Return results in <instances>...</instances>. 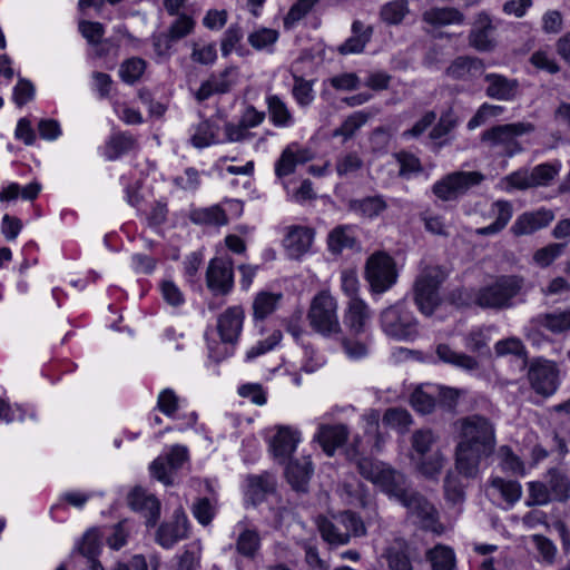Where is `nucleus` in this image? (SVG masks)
<instances>
[{
  "instance_id": "f257e3e1",
  "label": "nucleus",
  "mask_w": 570,
  "mask_h": 570,
  "mask_svg": "<svg viewBox=\"0 0 570 570\" xmlns=\"http://www.w3.org/2000/svg\"><path fill=\"white\" fill-rule=\"evenodd\" d=\"M495 446V431L491 421L481 415H470L460 421V441L455 449L458 472L474 479L481 460L490 456Z\"/></svg>"
},
{
  "instance_id": "f03ea898",
  "label": "nucleus",
  "mask_w": 570,
  "mask_h": 570,
  "mask_svg": "<svg viewBox=\"0 0 570 570\" xmlns=\"http://www.w3.org/2000/svg\"><path fill=\"white\" fill-rule=\"evenodd\" d=\"M527 292L524 277L500 275L481 287L461 288L453 296L458 306L502 311L512 308L518 302H524Z\"/></svg>"
},
{
  "instance_id": "7ed1b4c3",
  "label": "nucleus",
  "mask_w": 570,
  "mask_h": 570,
  "mask_svg": "<svg viewBox=\"0 0 570 570\" xmlns=\"http://www.w3.org/2000/svg\"><path fill=\"white\" fill-rule=\"evenodd\" d=\"M360 442V438H356L346 450L348 461L356 465L365 480L372 482L390 499L401 503L413 490L406 475L385 462L363 456L357 448Z\"/></svg>"
},
{
  "instance_id": "20e7f679",
  "label": "nucleus",
  "mask_w": 570,
  "mask_h": 570,
  "mask_svg": "<svg viewBox=\"0 0 570 570\" xmlns=\"http://www.w3.org/2000/svg\"><path fill=\"white\" fill-rule=\"evenodd\" d=\"M244 321L245 311L240 305L230 306L218 316L217 333L220 340L210 338L208 332L205 334L209 358L218 363L234 353Z\"/></svg>"
},
{
  "instance_id": "39448f33",
  "label": "nucleus",
  "mask_w": 570,
  "mask_h": 570,
  "mask_svg": "<svg viewBox=\"0 0 570 570\" xmlns=\"http://www.w3.org/2000/svg\"><path fill=\"white\" fill-rule=\"evenodd\" d=\"M535 130V126L529 121L497 125L481 135V142L490 151L500 157H512L522 150L518 138Z\"/></svg>"
},
{
  "instance_id": "423d86ee",
  "label": "nucleus",
  "mask_w": 570,
  "mask_h": 570,
  "mask_svg": "<svg viewBox=\"0 0 570 570\" xmlns=\"http://www.w3.org/2000/svg\"><path fill=\"white\" fill-rule=\"evenodd\" d=\"M448 277V271L441 265H424L417 275L413 297L415 305L424 315H432L441 298L439 289Z\"/></svg>"
},
{
  "instance_id": "0eeeda50",
  "label": "nucleus",
  "mask_w": 570,
  "mask_h": 570,
  "mask_svg": "<svg viewBox=\"0 0 570 570\" xmlns=\"http://www.w3.org/2000/svg\"><path fill=\"white\" fill-rule=\"evenodd\" d=\"M485 179L481 171L456 170L446 174L432 185L433 195L441 202L455 203Z\"/></svg>"
},
{
  "instance_id": "6e6552de",
  "label": "nucleus",
  "mask_w": 570,
  "mask_h": 570,
  "mask_svg": "<svg viewBox=\"0 0 570 570\" xmlns=\"http://www.w3.org/2000/svg\"><path fill=\"white\" fill-rule=\"evenodd\" d=\"M307 320L311 327L324 336H334L341 333L337 302L326 291H322L313 297L307 312Z\"/></svg>"
},
{
  "instance_id": "1a4fd4ad",
  "label": "nucleus",
  "mask_w": 570,
  "mask_h": 570,
  "mask_svg": "<svg viewBox=\"0 0 570 570\" xmlns=\"http://www.w3.org/2000/svg\"><path fill=\"white\" fill-rule=\"evenodd\" d=\"M383 332L396 340H413L419 334V323L405 302H397L380 314Z\"/></svg>"
},
{
  "instance_id": "9d476101",
  "label": "nucleus",
  "mask_w": 570,
  "mask_h": 570,
  "mask_svg": "<svg viewBox=\"0 0 570 570\" xmlns=\"http://www.w3.org/2000/svg\"><path fill=\"white\" fill-rule=\"evenodd\" d=\"M365 279L373 294H383L397 281L396 265L392 256L384 252L372 254L365 264Z\"/></svg>"
},
{
  "instance_id": "9b49d317",
  "label": "nucleus",
  "mask_w": 570,
  "mask_h": 570,
  "mask_svg": "<svg viewBox=\"0 0 570 570\" xmlns=\"http://www.w3.org/2000/svg\"><path fill=\"white\" fill-rule=\"evenodd\" d=\"M558 364L544 357L533 358L528 366V380L537 394L553 395L560 385Z\"/></svg>"
},
{
  "instance_id": "f8f14e48",
  "label": "nucleus",
  "mask_w": 570,
  "mask_h": 570,
  "mask_svg": "<svg viewBox=\"0 0 570 570\" xmlns=\"http://www.w3.org/2000/svg\"><path fill=\"white\" fill-rule=\"evenodd\" d=\"M406 509L407 517L414 519L422 529L440 534L443 527L439 521V512L434 504L422 493L413 489L401 502Z\"/></svg>"
},
{
  "instance_id": "ddd939ff",
  "label": "nucleus",
  "mask_w": 570,
  "mask_h": 570,
  "mask_svg": "<svg viewBox=\"0 0 570 570\" xmlns=\"http://www.w3.org/2000/svg\"><path fill=\"white\" fill-rule=\"evenodd\" d=\"M544 328L552 334L559 335L570 331V307L554 309L548 313H540L533 316L527 327L525 336L532 343H539L543 337L540 330Z\"/></svg>"
},
{
  "instance_id": "4468645a",
  "label": "nucleus",
  "mask_w": 570,
  "mask_h": 570,
  "mask_svg": "<svg viewBox=\"0 0 570 570\" xmlns=\"http://www.w3.org/2000/svg\"><path fill=\"white\" fill-rule=\"evenodd\" d=\"M206 285L215 296H226L234 288V263L228 256L214 257L206 271Z\"/></svg>"
},
{
  "instance_id": "2eb2a0df",
  "label": "nucleus",
  "mask_w": 570,
  "mask_h": 570,
  "mask_svg": "<svg viewBox=\"0 0 570 570\" xmlns=\"http://www.w3.org/2000/svg\"><path fill=\"white\" fill-rule=\"evenodd\" d=\"M313 153L309 148L293 141L288 144L275 161V175L277 178H284L295 173L297 165L306 164L313 159Z\"/></svg>"
},
{
  "instance_id": "dca6fc26",
  "label": "nucleus",
  "mask_w": 570,
  "mask_h": 570,
  "mask_svg": "<svg viewBox=\"0 0 570 570\" xmlns=\"http://www.w3.org/2000/svg\"><path fill=\"white\" fill-rule=\"evenodd\" d=\"M236 75L237 69L235 67H226L218 73H212L207 80L202 82L195 94V98L203 102L214 95L229 92L236 82Z\"/></svg>"
},
{
  "instance_id": "f3484780",
  "label": "nucleus",
  "mask_w": 570,
  "mask_h": 570,
  "mask_svg": "<svg viewBox=\"0 0 570 570\" xmlns=\"http://www.w3.org/2000/svg\"><path fill=\"white\" fill-rule=\"evenodd\" d=\"M495 26L487 12H480L469 32V45L478 51H491L495 47L493 32Z\"/></svg>"
},
{
  "instance_id": "a211bd4d",
  "label": "nucleus",
  "mask_w": 570,
  "mask_h": 570,
  "mask_svg": "<svg viewBox=\"0 0 570 570\" xmlns=\"http://www.w3.org/2000/svg\"><path fill=\"white\" fill-rule=\"evenodd\" d=\"M189 522L184 513L175 512L173 520L161 523L156 533V541L165 549L173 548L178 541L188 537Z\"/></svg>"
},
{
  "instance_id": "6ab92c4d",
  "label": "nucleus",
  "mask_w": 570,
  "mask_h": 570,
  "mask_svg": "<svg viewBox=\"0 0 570 570\" xmlns=\"http://www.w3.org/2000/svg\"><path fill=\"white\" fill-rule=\"evenodd\" d=\"M484 81L487 82L485 95L489 98L511 101L519 95L520 83L517 79L491 72L484 75Z\"/></svg>"
},
{
  "instance_id": "aec40b11",
  "label": "nucleus",
  "mask_w": 570,
  "mask_h": 570,
  "mask_svg": "<svg viewBox=\"0 0 570 570\" xmlns=\"http://www.w3.org/2000/svg\"><path fill=\"white\" fill-rule=\"evenodd\" d=\"M554 219V213L551 209L540 208L534 212L520 215L511 227L515 236L530 235L547 227Z\"/></svg>"
},
{
  "instance_id": "412c9836",
  "label": "nucleus",
  "mask_w": 570,
  "mask_h": 570,
  "mask_svg": "<svg viewBox=\"0 0 570 570\" xmlns=\"http://www.w3.org/2000/svg\"><path fill=\"white\" fill-rule=\"evenodd\" d=\"M128 503L132 510L142 513L147 527H155L160 518V502L141 489L132 490L128 495Z\"/></svg>"
},
{
  "instance_id": "4be33fe9",
  "label": "nucleus",
  "mask_w": 570,
  "mask_h": 570,
  "mask_svg": "<svg viewBox=\"0 0 570 570\" xmlns=\"http://www.w3.org/2000/svg\"><path fill=\"white\" fill-rule=\"evenodd\" d=\"M484 73V62L476 57L460 56L455 58L445 70V75L453 80L470 81Z\"/></svg>"
},
{
  "instance_id": "5701e85b",
  "label": "nucleus",
  "mask_w": 570,
  "mask_h": 570,
  "mask_svg": "<svg viewBox=\"0 0 570 570\" xmlns=\"http://www.w3.org/2000/svg\"><path fill=\"white\" fill-rule=\"evenodd\" d=\"M313 229L305 226H291L283 240L287 255L297 259L308 252L313 242Z\"/></svg>"
},
{
  "instance_id": "b1692460",
  "label": "nucleus",
  "mask_w": 570,
  "mask_h": 570,
  "mask_svg": "<svg viewBox=\"0 0 570 570\" xmlns=\"http://www.w3.org/2000/svg\"><path fill=\"white\" fill-rule=\"evenodd\" d=\"M348 436V429L344 424H321L315 440L320 443L323 451L332 456L336 449L342 446Z\"/></svg>"
},
{
  "instance_id": "393cba45",
  "label": "nucleus",
  "mask_w": 570,
  "mask_h": 570,
  "mask_svg": "<svg viewBox=\"0 0 570 570\" xmlns=\"http://www.w3.org/2000/svg\"><path fill=\"white\" fill-rule=\"evenodd\" d=\"M348 210L365 219H375L387 208V202L383 195H373L351 199L347 204Z\"/></svg>"
},
{
  "instance_id": "a878e982",
  "label": "nucleus",
  "mask_w": 570,
  "mask_h": 570,
  "mask_svg": "<svg viewBox=\"0 0 570 570\" xmlns=\"http://www.w3.org/2000/svg\"><path fill=\"white\" fill-rule=\"evenodd\" d=\"M352 36L337 47L341 55L361 53L371 41L373 28L361 20H354L351 27Z\"/></svg>"
},
{
  "instance_id": "bb28decb",
  "label": "nucleus",
  "mask_w": 570,
  "mask_h": 570,
  "mask_svg": "<svg viewBox=\"0 0 570 570\" xmlns=\"http://www.w3.org/2000/svg\"><path fill=\"white\" fill-rule=\"evenodd\" d=\"M219 126L210 119H202L189 128V142L197 149L218 144Z\"/></svg>"
},
{
  "instance_id": "cd10ccee",
  "label": "nucleus",
  "mask_w": 570,
  "mask_h": 570,
  "mask_svg": "<svg viewBox=\"0 0 570 570\" xmlns=\"http://www.w3.org/2000/svg\"><path fill=\"white\" fill-rule=\"evenodd\" d=\"M370 317V308L363 299H350L344 315V324L352 334L358 335L364 333Z\"/></svg>"
},
{
  "instance_id": "c85d7f7f",
  "label": "nucleus",
  "mask_w": 570,
  "mask_h": 570,
  "mask_svg": "<svg viewBox=\"0 0 570 570\" xmlns=\"http://www.w3.org/2000/svg\"><path fill=\"white\" fill-rule=\"evenodd\" d=\"M422 20L434 28H441L461 26L465 21V16L454 7H432L423 12Z\"/></svg>"
},
{
  "instance_id": "c756f323",
  "label": "nucleus",
  "mask_w": 570,
  "mask_h": 570,
  "mask_svg": "<svg viewBox=\"0 0 570 570\" xmlns=\"http://www.w3.org/2000/svg\"><path fill=\"white\" fill-rule=\"evenodd\" d=\"M266 106L269 121L277 128H288L295 124V117L286 101L278 95H267Z\"/></svg>"
},
{
  "instance_id": "7c9ffc66",
  "label": "nucleus",
  "mask_w": 570,
  "mask_h": 570,
  "mask_svg": "<svg viewBox=\"0 0 570 570\" xmlns=\"http://www.w3.org/2000/svg\"><path fill=\"white\" fill-rule=\"evenodd\" d=\"M312 473V462L308 459L291 461L285 471L286 480L292 489L302 493L307 492Z\"/></svg>"
},
{
  "instance_id": "2f4dec72",
  "label": "nucleus",
  "mask_w": 570,
  "mask_h": 570,
  "mask_svg": "<svg viewBox=\"0 0 570 570\" xmlns=\"http://www.w3.org/2000/svg\"><path fill=\"white\" fill-rule=\"evenodd\" d=\"M299 435L289 428H281L272 441L274 456L281 462L286 461L296 450Z\"/></svg>"
},
{
  "instance_id": "473e14b6",
  "label": "nucleus",
  "mask_w": 570,
  "mask_h": 570,
  "mask_svg": "<svg viewBox=\"0 0 570 570\" xmlns=\"http://www.w3.org/2000/svg\"><path fill=\"white\" fill-rule=\"evenodd\" d=\"M328 249L333 254H341L344 249L358 247L355 228L351 225L336 226L327 237Z\"/></svg>"
},
{
  "instance_id": "72a5a7b5",
  "label": "nucleus",
  "mask_w": 570,
  "mask_h": 570,
  "mask_svg": "<svg viewBox=\"0 0 570 570\" xmlns=\"http://www.w3.org/2000/svg\"><path fill=\"white\" fill-rule=\"evenodd\" d=\"M237 527L240 532L235 541L237 553L249 560L255 559L261 549V535L256 528H247L244 522H239Z\"/></svg>"
},
{
  "instance_id": "f704fd0d",
  "label": "nucleus",
  "mask_w": 570,
  "mask_h": 570,
  "mask_svg": "<svg viewBox=\"0 0 570 570\" xmlns=\"http://www.w3.org/2000/svg\"><path fill=\"white\" fill-rule=\"evenodd\" d=\"M137 147L136 138L128 131L112 134L106 141L104 155L108 160H116Z\"/></svg>"
},
{
  "instance_id": "c9c22d12",
  "label": "nucleus",
  "mask_w": 570,
  "mask_h": 570,
  "mask_svg": "<svg viewBox=\"0 0 570 570\" xmlns=\"http://www.w3.org/2000/svg\"><path fill=\"white\" fill-rule=\"evenodd\" d=\"M390 570H413L410 547L403 539H396L385 550Z\"/></svg>"
},
{
  "instance_id": "e433bc0d",
  "label": "nucleus",
  "mask_w": 570,
  "mask_h": 570,
  "mask_svg": "<svg viewBox=\"0 0 570 570\" xmlns=\"http://www.w3.org/2000/svg\"><path fill=\"white\" fill-rule=\"evenodd\" d=\"M282 298V293L258 292L252 303L253 320L255 322L266 320L277 309Z\"/></svg>"
},
{
  "instance_id": "4c0bfd02",
  "label": "nucleus",
  "mask_w": 570,
  "mask_h": 570,
  "mask_svg": "<svg viewBox=\"0 0 570 570\" xmlns=\"http://www.w3.org/2000/svg\"><path fill=\"white\" fill-rule=\"evenodd\" d=\"M435 352L439 360L444 363L465 371H474L479 368V362L474 357L464 353L455 352L448 344H439Z\"/></svg>"
},
{
  "instance_id": "58836bf2",
  "label": "nucleus",
  "mask_w": 570,
  "mask_h": 570,
  "mask_svg": "<svg viewBox=\"0 0 570 570\" xmlns=\"http://www.w3.org/2000/svg\"><path fill=\"white\" fill-rule=\"evenodd\" d=\"M547 485L553 501L567 502L570 499V479L558 469H550L547 473Z\"/></svg>"
},
{
  "instance_id": "ea45409f",
  "label": "nucleus",
  "mask_w": 570,
  "mask_h": 570,
  "mask_svg": "<svg viewBox=\"0 0 570 570\" xmlns=\"http://www.w3.org/2000/svg\"><path fill=\"white\" fill-rule=\"evenodd\" d=\"M189 218L197 225L224 226L227 225L223 206L213 205L209 207L196 208L190 212Z\"/></svg>"
},
{
  "instance_id": "a19ab883",
  "label": "nucleus",
  "mask_w": 570,
  "mask_h": 570,
  "mask_svg": "<svg viewBox=\"0 0 570 570\" xmlns=\"http://www.w3.org/2000/svg\"><path fill=\"white\" fill-rule=\"evenodd\" d=\"M426 560L432 570H453L455 568V553L452 548L436 544L426 551Z\"/></svg>"
},
{
  "instance_id": "79ce46f5",
  "label": "nucleus",
  "mask_w": 570,
  "mask_h": 570,
  "mask_svg": "<svg viewBox=\"0 0 570 570\" xmlns=\"http://www.w3.org/2000/svg\"><path fill=\"white\" fill-rule=\"evenodd\" d=\"M279 32L276 29L259 27L252 31L248 37V43L257 51H274L275 43L278 41Z\"/></svg>"
},
{
  "instance_id": "37998d69",
  "label": "nucleus",
  "mask_w": 570,
  "mask_h": 570,
  "mask_svg": "<svg viewBox=\"0 0 570 570\" xmlns=\"http://www.w3.org/2000/svg\"><path fill=\"white\" fill-rule=\"evenodd\" d=\"M495 213V219L489 226L480 228V235H492L502 230L512 217V205L508 200H497L492 205Z\"/></svg>"
},
{
  "instance_id": "c03bdc74",
  "label": "nucleus",
  "mask_w": 570,
  "mask_h": 570,
  "mask_svg": "<svg viewBox=\"0 0 570 570\" xmlns=\"http://www.w3.org/2000/svg\"><path fill=\"white\" fill-rule=\"evenodd\" d=\"M494 352H495V355L499 357L507 356V355H513V356L522 360L523 367H525L529 363L528 362V358H529L528 350H527L525 345L523 344V342L519 337H515V336H511V337L498 341L494 344Z\"/></svg>"
},
{
  "instance_id": "a18cd8bd",
  "label": "nucleus",
  "mask_w": 570,
  "mask_h": 570,
  "mask_svg": "<svg viewBox=\"0 0 570 570\" xmlns=\"http://www.w3.org/2000/svg\"><path fill=\"white\" fill-rule=\"evenodd\" d=\"M147 68V62L140 57H131L124 60L119 67V77L127 85L138 82Z\"/></svg>"
},
{
  "instance_id": "49530a36",
  "label": "nucleus",
  "mask_w": 570,
  "mask_h": 570,
  "mask_svg": "<svg viewBox=\"0 0 570 570\" xmlns=\"http://www.w3.org/2000/svg\"><path fill=\"white\" fill-rule=\"evenodd\" d=\"M393 157L400 166L399 177L403 179H410L411 177L423 171V166L420 158L410 151L401 150L395 153Z\"/></svg>"
},
{
  "instance_id": "de8ad7c7",
  "label": "nucleus",
  "mask_w": 570,
  "mask_h": 570,
  "mask_svg": "<svg viewBox=\"0 0 570 570\" xmlns=\"http://www.w3.org/2000/svg\"><path fill=\"white\" fill-rule=\"evenodd\" d=\"M244 38V30L239 23H232L224 31L220 39V51L223 57H228L233 51L240 53V41Z\"/></svg>"
},
{
  "instance_id": "09e8293b",
  "label": "nucleus",
  "mask_w": 570,
  "mask_h": 570,
  "mask_svg": "<svg viewBox=\"0 0 570 570\" xmlns=\"http://www.w3.org/2000/svg\"><path fill=\"white\" fill-rule=\"evenodd\" d=\"M438 442V436L430 429L416 430L411 438L412 450L416 458L433 453V446Z\"/></svg>"
},
{
  "instance_id": "8fccbe9b",
  "label": "nucleus",
  "mask_w": 570,
  "mask_h": 570,
  "mask_svg": "<svg viewBox=\"0 0 570 570\" xmlns=\"http://www.w3.org/2000/svg\"><path fill=\"white\" fill-rule=\"evenodd\" d=\"M417 470L428 479H435L441 473L445 459L440 451L416 458Z\"/></svg>"
},
{
  "instance_id": "3c124183",
  "label": "nucleus",
  "mask_w": 570,
  "mask_h": 570,
  "mask_svg": "<svg viewBox=\"0 0 570 570\" xmlns=\"http://www.w3.org/2000/svg\"><path fill=\"white\" fill-rule=\"evenodd\" d=\"M370 118V114L363 110L355 111L350 115L340 127L334 130L335 137H343L344 140L351 139L355 132L364 125Z\"/></svg>"
},
{
  "instance_id": "603ef678",
  "label": "nucleus",
  "mask_w": 570,
  "mask_h": 570,
  "mask_svg": "<svg viewBox=\"0 0 570 570\" xmlns=\"http://www.w3.org/2000/svg\"><path fill=\"white\" fill-rule=\"evenodd\" d=\"M491 487L498 490L504 501L510 505L517 503L522 494L521 484L514 480H505L497 476L491 480Z\"/></svg>"
},
{
  "instance_id": "864d4df0",
  "label": "nucleus",
  "mask_w": 570,
  "mask_h": 570,
  "mask_svg": "<svg viewBox=\"0 0 570 570\" xmlns=\"http://www.w3.org/2000/svg\"><path fill=\"white\" fill-rule=\"evenodd\" d=\"M363 165V159L356 151H348L336 158L335 170L340 177H347L360 171Z\"/></svg>"
},
{
  "instance_id": "5fc2aeb1",
  "label": "nucleus",
  "mask_w": 570,
  "mask_h": 570,
  "mask_svg": "<svg viewBox=\"0 0 570 570\" xmlns=\"http://www.w3.org/2000/svg\"><path fill=\"white\" fill-rule=\"evenodd\" d=\"M383 423L400 433H405L413 423L409 411L401 407H390L383 415Z\"/></svg>"
},
{
  "instance_id": "6e6d98bb",
  "label": "nucleus",
  "mask_w": 570,
  "mask_h": 570,
  "mask_svg": "<svg viewBox=\"0 0 570 570\" xmlns=\"http://www.w3.org/2000/svg\"><path fill=\"white\" fill-rule=\"evenodd\" d=\"M320 0H297L283 19L284 28L289 30L306 17Z\"/></svg>"
},
{
  "instance_id": "4d7b16f0",
  "label": "nucleus",
  "mask_w": 570,
  "mask_h": 570,
  "mask_svg": "<svg viewBox=\"0 0 570 570\" xmlns=\"http://www.w3.org/2000/svg\"><path fill=\"white\" fill-rule=\"evenodd\" d=\"M216 504L215 498H198L191 507L193 515L202 525L206 527L216 515Z\"/></svg>"
},
{
  "instance_id": "13d9d810",
  "label": "nucleus",
  "mask_w": 570,
  "mask_h": 570,
  "mask_svg": "<svg viewBox=\"0 0 570 570\" xmlns=\"http://www.w3.org/2000/svg\"><path fill=\"white\" fill-rule=\"evenodd\" d=\"M409 12L406 0H394L384 4L380 11L381 19L387 24H399Z\"/></svg>"
},
{
  "instance_id": "bf43d9fd",
  "label": "nucleus",
  "mask_w": 570,
  "mask_h": 570,
  "mask_svg": "<svg viewBox=\"0 0 570 570\" xmlns=\"http://www.w3.org/2000/svg\"><path fill=\"white\" fill-rule=\"evenodd\" d=\"M489 342L488 330L482 327L473 328L464 336L465 347L473 353L484 354L489 352Z\"/></svg>"
},
{
  "instance_id": "052dcab7",
  "label": "nucleus",
  "mask_w": 570,
  "mask_h": 570,
  "mask_svg": "<svg viewBox=\"0 0 570 570\" xmlns=\"http://www.w3.org/2000/svg\"><path fill=\"white\" fill-rule=\"evenodd\" d=\"M436 404L433 392L425 390L424 386H419L411 394V405L413 409L422 414L431 413Z\"/></svg>"
},
{
  "instance_id": "680f3d73",
  "label": "nucleus",
  "mask_w": 570,
  "mask_h": 570,
  "mask_svg": "<svg viewBox=\"0 0 570 570\" xmlns=\"http://www.w3.org/2000/svg\"><path fill=\"white\" fill-rule=\"evenodd\" d=\"M503 106L491 105L488 102L482 104L474 116L468 121L466 128L473 130L479 126L484 125L489 119L497 118L504 112Z\"/></svg>"
},
{
  "instance_id": "e2e57ef3",
  "label": "nucleus",
  "mask_w": 570,
  "mask_h": 570,
  "mask_svg": "<svg viewBox=\"0 0 570 570\" xmlns=\"http://www.w3.org/2000/svg\"><path fill=\"white\" fill-rule=\"evenodd\" d=\"M177 18L171 22L167 32L174 38L176 41L189 36L194 32L196 21L193 17L186 13L176 14Z\"/></svg>"
},
{
  "instance_id": "0e129e2a",
  "label": "nucleus",
  "mask_w": 570,
  "mask_h": 570,
  "mask_svg": "<svg viewBox=\"0 0 570 570\" xmlns=\"http://www.w3.org/2000/svg\"><path fill=\"white\" fill-rule=\"evenodd\" d=\"M78 551L86 560L97 558L100 552V534L98 529L88 530L83 534L78 546Z\"/></svg>"
},
{
  "instance_id": "69168bd1",
  "label": "nucleus",
  "mask_w": 570,
  "mask_h": 570,
  "mask_svg": "<svg viewBox=\"0 0 570 570\" xmlns=\"http://www.w3.org/2000/svg\"><path fill=\"white\" fill-rule=\"evenodd\" d=\"M552 501L547 483L541 481H532L528 483V498L525 504L528 507L546 505Z\"/></svg>"
},
{
  "instance_id": "338daca9",
  "label": "nucleus",
  "mask_w": 570,
  "mask_h": 570,
  "mask_svg": "<svg viewBox=\"0 0 570 570\" xmlns=\"http://www.w3.org/2000/svg\"><path fill=\"white\" fill-rule=\"evenodd\" d=\"M458 125V118L454 111L450 108L442 112L439 121L430 131L429 136L432 140H441L450 134Z\"/></svg>"
},
{
  "instance_id": "774afa93",
  "label": "nucleus",
  "mask_w": 570,
  "mask_h": 570,
  "mask_svg": "<svg viewBox=\"0 0 570 570\" xmlns=\"http://www.w3.org/2000/svg\"><path fill=\"white\" fill-rule=\"evenodd\" d=\"M292 95L298 106H309L314 100L312 82L305 80L303 77L294 76V86L292 88Z\"/></svg>"
}]
</instances>
